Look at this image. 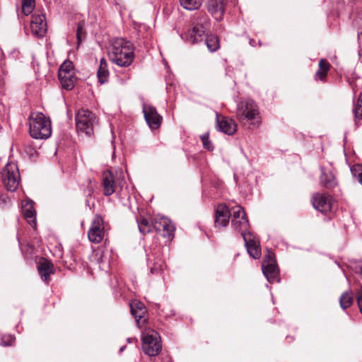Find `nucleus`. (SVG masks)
<instances>
[{"label":"nucleus","mask_w":362,"mask_h":362,"mask_svg":"<svg viewBox=\"0 0 362 362\" xmlns=\"http://www.w3.org/2000/svg\"><path fill=\"white\" fill-rule=\"evenodd\" d=\"M1 180L5 188L15 192L19 185L20 173L18 165L14 163H8L1 171Z\"/></svg>","instance_id":"nucleus-7"},{"label":"nucleus","mask_w":362,"mask_h":362,"mask_svg":"<svg viewBox=\"0 0 362 362\" xmlns=\"http://www.w3.org/2000/svg\"><path fill=\"white\" fill-rule=\"evenodd\" d=\"M22 211L28 223L33 228L36 227V212L33 207V202L25 200L22 203Z\"/></svg>","instance_id":"nucleus-19"},{"label":"nucleus","mask_w":362,"mask_h":362,"mask_svg":"<svg viewBox=\"0 0 362 362\" xmlns=\"http://www.w3.org/2000/svg\"><path fill=\"white\" fill-rule=\"evenodd\" d=\"M232 226L235 230L240 232L243 237V233H247L246 231L249 228V221L246 216V214L243 207L237 205L232 208Z\"/></svg>","instance_id":"nucleus-8"},{"label":"nucleus","mask_w":362,"mask_h":362,"mask_svg":"<svg viewBox=\"0 0 362 362\" xmlns=\"http://www.w3.org/2000/svg\"><path fill=\"white\" fill-rule=\"evenodd\" d=\"M247 251L253 259H258L261 256L260 244L258 238L250 232L243 233V237Z\"/></svg>","instance_id":"nucleus-11"},{"label":"nucleus","mask_w":362,"mask_h":362,"mask_svg":"<svg viewBox=\"0 0 362 362\" xmlns=\"http://www.w3.org/2000/svg\"><path fill=\"white\" fill-rule=\"evenodd\" d=\"M83 27V22L79 23L78 25V27H77V32H76L78 43H79L81 41V35L82 34Z\"/></svg>","instance_id":"nucleus-39"},{"label":"nucleus","mask_w":362,"mask_h":362,"mask_svg":"<svg viewBox=\"0 0 362 362\" xmlns=\"http://www.w3.org/2000/svg\"><path fill=\"white\" fill-rule=\"evenodd\" d=\"M191 28L181 34L182 40L190 44H195L205 38V45L210 52H215L219 47L216 36L207 35L206 32L209 26V16L204 13H200L192 21Z\"/></svg>","instance_id":"nucleus-1"},{"label":"nucleus","mask_w":362,"mask_h":362,"mask_svg":"<svg viewBox=\"0 0 362 362\" xmlns=\"http://www.w3.org/2000/svg\"><path fill=\"white\" fill-rule=\"evenodd\" d=\"M32 34L37 37H43L47 32V23L44 15H33L30 21Z\"/></svg>","instance_id":"nucleus-14"},{"label":"nucleus","mask_w":362,"mask_h":362,"mask_svg":"<svg viewBox=\"0 0 362 362\" xmlns=\"http://www.w3.org/2000/svg\"><path fill=\"white\" fill-rule=\"evenodd\" d=\"M230 216V211L225 204H218L215 210V226L216 228L228 226Z\"/></svg>","instance_id":"nucleus-15"},{"label":"nucleus","mask_w":362,"mask_h":362,"mask_svg":"<svg viewBox=\"0 0 362 362\" xmlns=\"http://www.w3.org/2000/svg\"><path fill=\"white\" fill-rule=\"evenodd\" d=\"M143 112L144 118L151 129H156L160 127L162 121V117L158 113L154 107L144 105Z\"/></svg>","instance_id":"nucleus-12"},{"label":"nucleus","mask_w":362,"mask_h":362,"mask_svg":"<svg viewBox=\"0 0 362 362\" xmlns=\"http://www.w3.org/2000/svg\"><path fill=\"white\" fill-rule=\"evenodd\" d=\"M124 349H125V346H122V347L120 348V351H123L124 350Z\"/></svg>","instance_id":"nucleus-47"},{"label":"nucleus","mask_w":362,"mask_h":362,"mask_svg":"<svg viewBox=\"0 0 362 362\" xmlns=\"http://www.w3.org/2000/svg\"><path fill=\"white\" fill-rule=\"evenodd\" d=\"M152 228H154L158 232L161 231L160 217L153 219L152 221Z\"/></svg>","instance_id":"nucleus-36"},{"label":"nucleus","mask_w":362,"mask_h":362,"mask_svg":"<svg viewBox=\"0 0 362 362\" xmlns=\"http://www.w3.org/2000/svg\"><path fill=\"white\" fill-rule=\"evenodd\" d=\"M358 40L362 39V30H360V29L358 30Z\"/></svg>","instance_id":"nucleus-45"},{"label":"nucleus","mask_w":362,"mask_h":362,"mask_svg":"<svg viewBox=\"0 0 362 362\" xmlns=\"http://www.w3.org/2000/svg\"><path fill=\"white\" fill-rule=\"evenodd\" d=\"M110 60L119 66L127 67L134 59L133 45L123 38L115 39L109 50Z\"/></svg>","instance_id":"nucleus-2"},{"label":"nucleus","mask_w":362,"mask_h":362,"mask_svg":"<svg viewBox=\"0 0 362 362\" xmlns=\"http://www.w3.org/2000/svg\"><path fill=\"white\" fill-rule=\"evenodd\" d=\"M98 81L100 83H104L107 81L109 76V71L107 69V63L105 58H102L100 61V65L97 72Z\"/></svg>","instance_id":"nucleus-23"},{"label":"nucleus","mask_w":362,"mask_h":362,"mask_svg":"<svg viewBox=\"0 0 362 362\" xmlns=\"http://www.w3.org/2000/svg\"><path fill=\"white\" fill-rule=\"evenodd\" d=\"M130 305H134L136 310H139V308H145L143 303L141 302H134Z\"/></svg>","instance_id":"nucleus-42"},{"label":"nucleus","mask_w":362,"mask_h":362,"mask_svg":"<svg viewBox=\"0 0 362 362\" xmlns=\"http://www.w3.org/2000/svg\"><path fill=\"white\" fill-rule=\"evenodd\" d=\"M236 115L238 119L243 124L247 122H252L251 124L260 122L259 112L256 103L252 100L241 101L238 104Z\"/></svg>","instance_id":"nucleus-4"},{"label":"nucleus","mask_w":362,"mask_h":362,"mask_svg":"<svg viewBox=\"0 0 362 362\" xmlns=\"http://www.w3.org/2000/svg\"><path fill=\"white\" fill-rule=\"evenodd\" d=\"M142 349L144 352L150 356H156L162 349L160 337L153 329H146L142 332L141 336Z\"/></svg>","instance_id":"nucleus-6"},{"label":"nucleus","mask_w":362,"mask_h":362,"mask_svg":"<svg viewBox=\"0 0 362 362\" xmlns=\"http://www.w3.org/2000/svg\"><path fill=\"white\" fill-rule=\"evenodd\" d=\"M353 297L351 292H344L340 299V306L343 310H345L346 308H349L352 303H353Z\"/></svg>","instance_id":"nucleus-28"},{"label":"nucleus","mask_w":362,"mask_h":362,"mask_svg":"<svg viewBox=\"0 0 362 362\" xmlns=\"http://www.w3.org/2000/svg\"><path fill=\"white\" fill-rule=\"evenodd\" d=\"M353 176L362 185V165H355L351 168Z\"/></svg>","instance_id":"nucleus-32"},{"label":"nucleus","mask_w":362,"mask_h":362,"mask_svg":"<svg viewBox=\"0 0 362 362\" xmlns=\"http://www.w3.org/2000/svg\"><path fill=\"white\" fill-rule=\"evenodd\" d=\"M200 139L202 141L203 148L209 151H212L214 150V145L211 141L209 140V134L208 132H206L200 136Z\"/></svg>","instance_id":"nucleus-31"},{"label":"nucleus","mask_w":362,"mask_h":362,"mask_svg":"<svg viewBox=\"0 0 362 362\" xmlns=\"http://www.w3.org/2000/svg\"><path fill=\"white\" fill-rule=\"evenodd\" d=\"M357 303L358 308L360 309L361 313H362V286L357 291Z\"/></svg>","instance_id":"nucleus-37"},{"label":"nucleus","mask_w":362,"mask_h":362,"mask_svg":"<svg viewBox=\"0 0 362 362\" xmlns=\"http://www.w3.org/2000/svg\"><path fill=\"white\" fill-rule=\"evenodd\" d=\"M206 7L216 20H221L225 13V0H207Z\"/></svg>","instance_id":"nucleus-17"},{"label":"nucleus","mask_w":362,"mask_h":362,"mask_svg":"<svg viewBox=\"0 0 362 362\" xmlns=\"http://www.w3.org/2000/svg\"><path fill=\"white\" fill-rule=\"evenodd\" d=\"M216 127L219 131L228 135H233L236 132L234 120L218 114H216Z\"/></svg>","instance_id":"nucleus-16"},{"label":"nucleus","mask_w":362,"mask_h":362,"mask_svg":"<svg viewBox=\"0 0 362 362\" xmlns=\"http://www.w3.org/2000/svg\"><path fill=\"white\" fill-rule=\"evenodd\" d=\"M327 71L319 69L315 74V78L323 81L327 76Z\"/></svg>","instance_id":"nucleus-40"},{"label":"nucleus","mask_w":362,"mask_h":362,"mask_svg":"<svg viewBox=\"0 0 362 362\" xmlns=\"http://www.w3.org/2000/svg\"><path fill=\"white\" fill-rule=\"evenodd\" d=\"M163 269L161 263L156 262L153 267H150V272L152 274H158Z\"/></svg>","instance_id":"nucleus-35"},{"label":"nucleus","mask_w":362,"mask_h":362,"mask_svg":"<svg viewBox=\"0 0 362 362\" xmlns=\"http://www.w3.org/2000/svg\"><path fill=\"white\" fill-rule=\"evenodd\" d=\"M30 136L35 139H46L51 136V122L41 112H35L30 115L29 122Z\"/></svg>","instance_id":"nucleus-3"},{"label":"nucleus","mask_w":362,"mask_h":362,"mask_svg":"<svg viewBox=\"0 0 362 362\" xmlns=\"http://www.w3.org/2000/svg\"><path fill=\"white\" fill-rule=\"evenodd\" d=\"M262 273L269 283L279 281V269L275 260L272 257V255L269 253L262 266Z\"/></svg>","instance_id":"nucleus-10"},{"label":"nucleus","mask_w":362,"mask_h":362,"mask_svg":"<svg viewBox=\"0 0 362 362\" xmlns=\"http://www.w3.org/2000/svg\"><path fill=\"white\" fill-rule=\"evenodd\" d=\"M319 68L320 70L327 72L329 68V64L325 59H321L319 62Z\"/></svg>","instance_id":"nucleus-38"},{"label":"nucleus","mask_w":362,"mask_h":362,"mask_svg":"<svg viewBox=\"0 0 362 362\" xmlns=\"http://www.w3.org/2000/svg\"><path fill=\"white\" fill-rule=\"evenodd\" d=\"M322 174L320 175V183L327 188H332L336 185L334 175L330 171H326L324 168H321Z\"/></svg>","instance_id":"nucleus-22"},{"label":"nucleus","mask_w":362,"mask_h":362,"mask_svg":"<svg viewBox=\"0 0 362 362\" xmlns=\"http://www.w3.org/2000/svg\"><path fill=\"white\" fill-rule=\"evenodd\" d=\"M354 272L355 273H357V274H359L362 278V265L361 264H356L355 267H354Z\"/></svg>","instance_id":"nucleus-41"},{"label":"nucleus","mask_w":362,"mask_h":362,"mask_svg":"<svg viewBox=\"0 0 362 362\" xmlns=\"http://www.w3.org/2000/svg\"><path fill=\"white\" fill-rule=\"evenodd\" d=\"M105 235L104 222L100 215H95L88 232L89 240L93 243H100Z\"/></svg>","instance_id":"nucleus-9"},{"label":"nucleus","mask_w":362,"mask_h":362,"mask_svg":"<svg viewBox=\"0 0 362 362\" xmlns=\"http://www.w3.org/2000/svg\"><path fill=\"white\" fill-rule=\"evenodd\" d=\"M137 224L139 232L144 235L150 233L152 230V223H150L146 218H141L137 220Z\"/></svg>","instance_id":"nucleus-27"},{"label":"nucleus","mask_w":362,"mask_h":362,"mask_svg":"<svg viewBox=\"0 0 362 362\" xmlns=\"http://www.w3.org/2000/svg\"><path fill=\"white\" fill-rule=\"evenodd\" d=\"M58 76L64 88L71 90L74 87L76 78L74 71L64 72L63 70H59Z\"/></svg>","instance_id":"nucleus-21"},{"label":"nucleus","mask_w":362,"mask_h":362,"mask_svg":"<svg viewBox=\"0 0 362 362\" xmlns=\"http://www.w3.org/2000/svg\"><path fill=\"white\" fill-rule=\"evenodd\" d=\"M353 112L354 115L355 122L357 124L358 120L362 119V93L359 95L357 103L353 110Z\"/></svg>","instance_id":"nucleus-30"},{"label":"nucleus","mask_w":362,"mask_h":362,"mask_svg":"<svg viewBox=\"0 0 362 362\" xmlns=\"http://www.w3.org/2000/svg\"><path fill=\"white\" fill-rule=\"evenodd\" d=\"M8 197L5 195V194H2L0 196V201L3 203V204H6L8 202Z\"/></svg>","instance_id":"nucleus-44"},{"label":"nucleus","mask_w":362,"mask_h":362,"mask_svg":"<svg viewBox=\"0 0 362 362\" xmlns=\"http://www.w3.org/2000/svg\"><path fill=\"white\" fill-rule=\"evenodd\" d=\"M313 206L321 213L327 214L332 207V197L327 194H316L313 198Z\"/></svg>","instance_id":"nucleus-13"},{"label":"nucleus","mask_w":362,"mask_h":362,"mask_svg":"<svg viewBox=\"0 0 362 362\" xmlns=\"http://www.w3.org/2000/svg\"><path fill=\"white\" fill-rule=\"evenodd\" d=\"M37 270L41 279L48 283L49 281V276L54 274V266L52 263L45 258H41L38 262Z\"/></svg>","instance_id":"nucleus-18"},{"label":"nucleus","mask_w":362,"mask_h":362,"mask_svg":"<svg viewBox=\"0 0 362 362\" xmlns=\"http://www.w3.org/2000/svg\"><path fill=\"white\" fill-rule=\"evenodd\" d=\"M15 338L12 335H6L2 337L1 345L2 346H11Z\"/></svg>","instance_id":"nucleus-33"},{"label":"nucleus","mask_w":362,"mask_h":362,"mask_svg":"<svg viewBox=\"0 0 362 362\" xmlns=\"http://www.w3.org/2000/svg\"><path fill=\"white\" fill-rule=\"evenodd\" d=\"M103 187L104 195L110 196L116 190V185L114 180L113 174L110 171H105L103 174Z\"/></svg>","instance_id":"nucleus-20"},{"label":"nucleus","mask_w":362,"mask_h":362,"mask_svg":"<svg viewBox=\"0 0 362 362\" xmlns=\"http://www.w3.org/2000/svg\"><path fill=\"white\" fill-rule=\"evenodd\" d=\"M93 192V185H92V182H90V186H88V190L86 192V193L87 194V196H90Z\"/></svg>","instance_id":"nucleus-43"},{"label":"nucleus","mask_w":362,"mask_h":362,"mask_svg":"<svg viewBox=\"0 0 362 362\" xmlns=\"http://www.w3.org/2000/svg\"><path fill=\"white\" fill-rule=\"evenodd\" d=\"M181 6L187 10L198 9L202 5V0H180Z\"/></svg>","instance_id":"nucleus-26"},{"label":"nucleus","mask_w":362,"mask_h":362,"mask_svg":"<svg viewBox=\"0 0 362 362\" xmlns=\"http://www.w3.org/2000/svg\"><path fill=\"white\" fill-rule=\"evenodd\" d=\"M77 132L82 135L90 136L93 134V128L97 123V118L92 112L81 108L75 116Z\"/></svg>","instance_id":"nucleus-5"},{"label":"nucleus","mask_w":362,"mask_h":362,"mask_svg":"<svg viewBox=\"0 0 362 362\" xmlns=\"http://www.w3.org/2000/svg\"><path fill=\"white\" fill-rule=\"evenodd\" d=\"M133 340H134V339H132V338H128L127 339L128 343H132Z\"/></svg>","instance_id":"nucleus-46"},{"label":"nucleus","mask_w":362,"mask_h":362,"mask_svg":"<svg viewBox=\"0 0 362 362\" xmlns=\"http://www.w3.org/2000/svg\"><path fill=\"white\" fill-rule=\"evenodd\" d=\"M160 224L162 226L161 230L164 232L163 236L170 238L173 235L175 227L169 218L165 216L160 217Z\"/></svg>","instance_id":"nucleus-24"},{"label":"nucleus","mask_w":362,"mask_h":362,"mask_svg":"<svg viewBox=\"0 0 362 362\" xmlns=\"http://www.w3.org/2000/svg\"><path fill=\"white\" fill-rule=\"evenodd\" d=\"M22 13L25 16L30 14L35 8V0H21Z\"/></svg>","instance_id":"nucleus-29"},{"label":"nucleus","mask_w":362,"mask_h":362,"mask_svg":"<svg viewBox=\"0 0 362 362\" xmlns=\"http://www.w3.org/2000/svg\"><path fill=\"white\" fill-rule=\"evenodd\" d=\"M132 315L134 317L138 326L140 327L141 325L146 322L144 315L146 313L145 308H139L136 310L134 305H130Z\"/></svg>","instance_id":"nucleus-25"},{"label":"nucleus","mask_w":362,"mask_h":362,"mask_svg":"<svg viewBox=\"0 0 362 362\" xmlns=\"http://www.w3.org/2000/svg\"><path fill=\"white\" fill-rule=\"evenodd\" d=\"M59 70H63L64 72L66 71H74L73 65L70 61L64 62L60 66Z\"/></svg>","instance_id":"nucleus-34"}]
</instances>
